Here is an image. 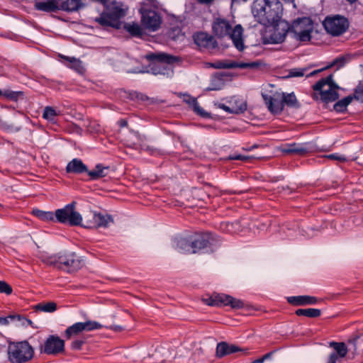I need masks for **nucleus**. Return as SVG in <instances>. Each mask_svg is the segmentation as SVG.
Here are the masks:
<instances>
[{
    "mask_svg": "<svg viewBox=\"0 0 363 363\" xmlns=\"http://www.w3.org/2000/svg\"><path fill=\"white\" fill-rule=\"evenodd\" d=\"M176 248L185 254H212L222 245L221 238L209 230H198L174 240Z\"/></svg>",
    "mask_w": 363,
    "mask_h": 363,
    "instance_id": "nucleus-1",
    "label": "nucleus"
},
{
    "mask_svg": "<svg viewBox=\"0 0 363 363\" xmlns=\"http://www.w3.org/2000/svg\"><path fill=\"white\" fill-rule=\"evenodd\" d=\"M41 261L49 266L72 273L83 267V260L75 252H60L52 255H43Z\"/></svg>",
    "mask_w": 363,
    "mask_h": 363,
    "instance_id": "nucleus-2",
    "label": "nucleus"
},
{
    "mask_svg": "<svg viewBox=\"0 0 363 363\" xmlns=\"http://www.w3.org/2000/svg\"><path fill=\"white\" fill-rule=\"evenodd\" d=\"M145 57L152 62L147 72L167 77H171L174 74L171 65L179 61V57L164 52L150 53Z\"/></svg>",
    "mask_w": 363,
    "mask_h": 363,
    "instance_id": "nucleus-3",
    "label": "nucleus"
},
{
    "mask_svg": "<svg viewBox=\"0 0 363 363\" xmlns=\"http://www.w3.org/2000/svg\"><path fill=\"white\" fill-rule=\"evenodd\" d=\"M212 28L213 33L218 38L229 35L233 45L238 51L242 52L246 48L244 43L243 28L240 24L236 25L233 29L228 21L218 18L213 23Z\"/></svg>",
    "mask_w": 363,
    "mask_h": 363,
    "instance_id": "nucleus-4",
    "label": "nucleus"
},
{
    "mask_svg": "<svg viewBox=\"0 0 363 363\" xmlns=\"http://www.w3.org/2000/svg\"><path fill=\"white\" fill-rule=\"evenodd\" d=\"M8 360L11 363H26L33 359L34 349L27 340L13 342L7 340Z\"/></svg>",
    "mask_w": 363,
    "mask_h": 363,
    "instance_id": "nucleus-5",
    "label": "nucleus"
},
{
    "mask_svg": "<svg viewBox=\"0 0 363 363\" xmlns=\"http://www.w3.org/2000/svg\"><path fill=\"white\" fill-rule=\"evenodd\" d=\"M84 6V4L82 0H45L44 1L35 2L34 5L36 10L47 13L57 12L60 10L74 12Z\"/></svg>",
    "mask_w": 363,
    "mask_h": 363,
    "instance_id": "nucleus-6",
    "label": "nucleus"
},
{
    "mask_svg": "<svg viewBox=\"0 0 363 363\" xmlns=\"http://www.w3.org/2000/svg\"><path fill=\"white\" fill-rule=\"evenodd\" d=\"M77 202L72 201L62 208L56 210V223L70 226L86 227L82 225V216L76 210Z\"/></svg>",
    "mask_w": 363,
    "mask_h": 363,
    "instance_id": "nucleus-7",
    "label": "nucleus"
},
{
    "mask_svg": "<svg viewBox=\"0 0 363 363\" xmlns=\"http://www.w3.org/2000/svg\"><path fill=\"white\" fill-rule=\"evenodd\" d=\"M141 15V25L151 32L158 30L162 23L161 13L157 9H152L147 4H142L139 9Z\"/></svg>",
    "mask_w": 363,
    "mask_h": 363,
    "instance_id": "nucleus-8",
    "label": "nucleus"
},
{
    "mask_svg": "<svg viewBox=\"0 0 363 363\" xmlns=\"http://www.w3.org/2000/svg\"><path fill=\"white\" fill-rule=\"evenodd\" d=\"M324 28L333 36H340L345 33L349 28V21L344 16L336 15L327 16L323 22Z\"/></svg>",
    "mask_w": 363,
    "mask_h": 363,
    "instance_id": "nucleus-9",
    "label": "nucleus"
},
{
    "mask_svg": "<svg viewBox=\"0 0 363 363\" xmlns=\"http://www.w3.org/2000/svg\"><path fill=\"white\" fill-rule=\"evenodd\" d=\"M124 16L125 13L121 8L114 6L107 11H104L99 17L96 18L95 21L104 27L119 28L120 19Z\"/></svg>",
    "mask_w": 363,
    "mask_h": 363,
    "instance_id": "nucleus-10",
    "label": "nucleus"
},
{
    "mask_svg": "<svg viewBox=\"0 0 363 363\" xmlns=\"http://www.w3.org/2000/svg\"><path fill=\"white\" fill-rule=\"evenodd\" d=\"M65 340L56 335H49L44 344L40 346V353L56 356L65 352Z\"/></svg>",
    "mask_w": 363,
    "mask_h": 363,
    "instance_id": "nucleus-11",
    "label": "nucleus"
},
{
    "mask_svg": "<svg viewBox=\"0 0 363 363\" xmlns=\"http://www.w3.org/2000/svg\"><path fill=\"white\" fill-rule=\"evenodd\" d=\"M282 10V4L279 0H271L268 16L261 20L260 24L266 27L277 26L281 18Z\"/></svg>",
    "mask_w": 363,
    "mask_h": 363,
    "instance_id": "nucleus-12",
    "label": "nucleus"
},
{
    "mask_svg": "<svg viewBox=\"0 0 363 363\" xmlns=\"http://www.w3.org/2000/svg\"><path fill=\"white\" fill-rule=\"evenodd\" d=\"M262 96L271 113L277 115L283 112L284 108L281 92L276 91L272 95L262 93Z\"/></svg>",
    "mask_w": 363,
    "mask_h": 363,
    "instance_id": "nucleus-13",
    "label": "nucleus"
},
{
    "mask_svg": "<svg viewBox=\"0 0 363 363\" xmlns=\"http://www.w3.org/2000/svg\"><path fill=\"white\" fill-rule=\"evenodd\" d=\"M313 145L312 143H286L283 145L281 152L286 155H297L303 156L313 152Z\"/></svg>",
    "mask_w": 363,
    "mask_h": 363,
    "instance_id": "nucleus-14",
    "label": "nucleus"
},
{
    "mask_svg": "<svg viewBox=\"0 0 363 363\" xmlns=\"http://www.w3.org/2000/svg\"><path fill=\"white\" fill-rule=\"evenodd\" d=\"M247 348H242L233 344L230 345L227 342H220L217 344L216 354L218 358H222L238 352H243L247 354Z\"/></svg>",
    "mask_w": 363,
    "mask_h": 363,
    "instance_id": "nucleus-15",
    "label": "nucleus"
},
{
    "mask_svg": "<svg viewBox=\"0 0 363 363\" xmlns=\"http://www.w3.org/2000/svg\"><path fill=\"white\" fill-rule=\"evenodd\" d=\"M194 43L200 48H215L217 43L214 38L206 32H198L193 35Z\"/></svg>",
    "mask_w": 363,
    "mask_h": 363,
    "instance_id": "nucleus-16",
    "label": "nucleus"
},
{
    "mask_svg": "<svg viewBox=\"0 0 363 363\" xmlns=\"http://www.w3.org/2000/svg\"><path fill=\"white\" fill-rule=\"evenodd\" d=\"M271 0H258L254 3L252 13L257 21L261 23L265 16H268Z\"/></svg>",
    "mask_w": 363,
    "mask_h": 363,
    "instance_id": "nucleus-17",
    "label": "nucleus"
},
{
    "mask_svg": "<svg viewBox=\"0 0 363 363\" xmlns=\"http://www.w3.org/2000/svg\"><path fill=\"white\" fill-rule=\"evenodd\" d=\"M286 299L294 306L315 305L318 302V298L308 295L289 296Z\"/></svg>",
    "mask_w": 363,
    "mask_h": 363,
    "instance_id": "nucleus-18",
    "label": "nucleus"
},
{
    "mask_svg": "<svg viewBox=\"0 0 363 363\" xmlns=\"http://www.w3.org/2000/svg\"><path fill=\"white\" fill-rule=\"evenodd\" d=\"M66 172L68 174H88L89 169L87 166L79 158H74L69 161L66 167Z\"/></svg>",
    "mask_w": 363,
    "mask_h": 363,
    "instance_id": "nucleus-19",
    "label": "nucleus"
},
{
    "mask_svg": "<svg viewBox=\"0 0 363 363\" xmlns=\"http://www.w3.org/2000/svg\"><path fill=\"white\" fill-rule=\"evenodd\" d=\"M184 101L189 104V107L197 115L203 118H210V114L207 113L199 104L197 99L191 95L186 94L184 95Z\"/></svg>",
    "mask_w": 363,
    "mask_h": 363,
    "instance_id": "nucleus-20",
    "label": "nucleus"
},
{
    "mask_svg": "<svg viewBox=\"0 0 363 363\" xmlns=\"http://www.w3.org/2000/svg\"><path fill=\"white\" fill-rule=\"evenodd\" d=\"M227 75L223 72H217L213 74L211 77L210 84L206 88L208 91H217L220 90L225 86V77Z\"/></svg>",
    "mask_w": 363,
    "mask_h": 363,
    "instance_id": "nucleus-21",
    "label": "nucleus"
},
{
    "mask_svg": "<svg viewBox=\"0 0 363 363\" xmlns=\"http://www.w3.org/2000/svg\"><path fill=\"white\" fill-rule=\"evenodd\" d=\"M228 296L225 294H213L206 300V303L211 306H227Z\"/></svg>",
    "mask_w": 363,
    "mask_h": 363,
    "instance_id": "nucleus-22",
    "label": "nucleus"
},
{
    "mask_svg": "<svg viewBox=\"0 0 363 363\" xmlns=\"http://www.w3.org/2000/svg\"><path fill=\"white\" fill-rule=\"evenodd\" d=\"M235 103L238 104V105L236 107H233V108H230L222 103L215 104V106H217L218 108H220L229 113L238 114V113H243L246 111L247 103L245 101H243L242 100H240V101H236Z\"/></svg>",
    "mask_w": 363,
    "mask_h": 363,
    "instance_id": "nucleus-23",
    "label": "nucleus"
},
{
    "mask_svg": "<svg viewBox=\"0 0 363 363\" xmlns=\"http://www.w3.org/2000/svg\"><path fill=\"white\" fill-rule=\"evenodd\" d=\"M108 166L97 164L94 169L89 170L87 175L89 177V180L95 181L106 177L108 174Z\"/></svg>",
    "mask_w": 363,
    "mask_h": 363,
    "instance_id": "nucleus-24",
    "label": "nucleus"
},
{
    "mask_svg": "<svg viewBox=\"0 0 363 363\" xmlns=\"http://www.w3.org/2000/svg\"><path fill=\"white\" fill-rule=\"evenodd\" d=\"M313 30V23L308 24L305 30H300L296 25L295 26L294 37L301 42L310 41L311 39V33Z\"/></svg>",
    "mask_w": 363,
    "mask_h": 363,
    "instance_id": "nucleus-25",
    "label": "nucleus"
},
{
    "mask_svg": "<svg viewBox=\"0 0 363 363\" xmlns=\"http://www.w3.org/2000/svg\"><path fill=\"white\" fill-rule=\"evenodd\" d=\"M325 85L329 86L328 89L335 90L340 89V86L334 82L333 75L331 74L326 77L325 78H322L318 80L313 86V89L314 91L320 90Z\"/></svg>",
    "mask_w": 363,
    "mask_h": 363,
    "instance_id": "nucleus-26",
    "label": "nucleus"
},
{
    "mask_svg": "<svg viewBox=\"0 0 363 363\" xmlns=\"http://www.w3.org/2000/svg\"><path fill=\"white\" fill-rule=\"evenodd\" d=\"M94 219L97 223V227H107L108 225L116 224L114 222L115 218L106 212L95 213Z\"/></svg>",
    "mask_w": 363,
    "mask_h": 363,
    "instance_id": "nucleus-27",
    "label": "nucleus"
},
{
    "mask_svg": "<svg viewBox=\"0 0 363 363\" xmlns=\"http://www.w3.org/2000/svg\"><path fill=\"white\" fill-rule=\"evenodd\" d=\"M33 215L42 221L56 223V210L55 211V212H52L45 211L38 208L33 209Z\"/></svg>",
    "mask_w": 363,
    "mask_h": 363,
    "instance_id": "nucleus-28",
    "label": "nucleus"
},
{
    "mask_svg": "<svg viewBox=\"0 0 363 363\" xmlns=\"http://www.w3.org/2000/svg\"><path fill=\"white\" fill-rule=\"evenodd\" d=\"M281 94H282L284 107L285 106H286L289 108H299L301 107V104L298 102L294 92H291V93L281 92Z\"/></svg>",
    "mask_w": 363,
    "mask_h": 363,
    "instance_id": "nucleus-29",
    "label": "nucleus"
},
{
    "mask_svg": "<svg viewBox=\"0 0 363 363\" xmlns=\"http://www.w3.org/2000/svg\"><path fill=\"white\" fill-rule=\"evenodd\" d=\"M320 92V99L325 103L333 102L340 97L338 92L335 90L328 89L323 91V89L318 90Z\"/></svg>",
    "mask_w": 363,
    "mask_h": 363,
    "instance_id": "nucleus-30",
    "label": "nucleus"
},
{
    "mask_svg": "<svg viewBox=\"0 0 363 363\" xmlns=\"http://www.w3.org/2000/svg\"><path fill=\"white\" fill-rule=\"evenodd\" d=\"M352 95H349L339 101H337L333 106V110L338 113H345L347 111V106L352 103Z\"/></svg>",
    "mask_w": 363,
    "mask_h": 363,
    "instance_id": "nucleus-31",
    "label": "nucleus"
},
{
    "mask_svg": "<svg viewBox=\"0 0 363 363\" xmlns=\"http://www.w3.org/2000/svg\"><path fill=\"white\" fill-rule=\"evenodd\" d=\"M297 316H306L308 318H318L321 315V311L318 308H298L296 310Z\"/></svg>",
    "mask_w": 363,
    "mask_h": 363,
    "instance_id": "nucleus-32",
    "label": "nucleus"
},
{
    "mask_svg": "<svg viewBox=\"0 0 363 363\" xmlns=\"http://www.w3.org/2000/svg\"><path fill=\"white\" fill-rule=\"evenodd\" d=\"M61 57L67 62H69V64L66 65L69 66L70 68L75 70L76 72L81 73L84 71V67L80 60L77 59L74 57H67L63 55H61Z\"/></svg>",
    "mask_w": 363,
    "mask_h": 363,
    "instance_id": "nucleus-33",
    "label": "nucleus"
},
{
    "mask_svg": "<svg viewBox=\"0 0 363 363\" xmlns=\"http://www.w3.org/2000/svg\"><path fill=\"white\" fill-rule=\"evenodd\" d=\"M124 28L133 37L142 38V36L144 35L143 28L136 23H127L124 26Z\"/></svg>",
    "mask_w": 363,
    "mask_h": 363,
    "instance_id": "nucleus-34",
    "label": "nucleus"
},
{
    "mask_svg": "<svg viewBox=\"0 0 363 363\" xmlns=\"http://www.w3.org/2000/svg\"><path fill=\"white\" fill-rule=\"evenodd\" d=\"M82 333V329L77 322L67 327L63 335L65 339L70 340L72 337L79 335Z\"/></svg>",
    "mask_w": 363,
    "mask_h": 363,
    "instance_id": "nucleus-35",
    "label": "nucleus"
},
{
    "mask_svg": "<svg viewBox=\"0 0 363 363\" xmlns=\"http://www.w3.org/2000/svg\"><path fill=\"white\" fill-rule=\"evenodd\" d=\"M78 324H79L82 332H89L94 330H100L103 328V325L99 323L91 320H86L85 322H78Z\"/></svg>",
    "mask_w": 363,
    "mask_h": 363,
    "instance_id": "nucleus-36",
    "label": "nucleus"
},
{
    "mask_svg": "<svg viewBox=\"0 0 363 363\" xmlns=\"http://www.w3.org/2000/svg\"><path fill=\"white\" fill-rule=\"evenodd\" d=\"M309 23H313L312 20L308 17H303L301 18H298L297 20L294 21L291 26L289 27V30L293 33H295V26L297 25L298 27L300 28V30H305L306 27H308V24Z\"/></svg>",
    "mask_w": 363,
    "mask_h": 363,
    "instance_id": "nucleus-37",
    "label": "nucleus"
},
{
    "mask_svg": "<svg viewBox=\"0 0 363 363\" xmlns=\"http://www.w3.org/2000/svg\"><path fill=\"white\" fill-rule=\"evenodd\" d=\"M57 303L53 301L42 302L35 306L36 311L52 313L57 310Z\"/></svg>",
    "mask_w": 363,
    "mask_h": 363,
    "instance_id": "nucleus-38",
    "label": "nucleus"
},
{
    "mask_svg": "<svg viewBox=\"0 0 363 363\" xmlns=\"http://www.w3.org/2000/svg\"><path fill=\"white\" fill-rule=\"evenodd\" d=\"M8 318H9V322H19L20 324L23 326L31 325L33 323L31 320L20 314H10L8 315Z\"/></svg>",
    "mask_w": 363,
    "mask_h": 363,
    "instance_id": "nucleus-39",
    "label": "nucleus"
},
{
    "mask_svg": "<svg viewBox=\"0 0 363 363\" xmlns=\"http://www.w3.org/2000/svg\"><path fill=\"white\" fill-rule=\"evenodd\" d=\"M335 352L340 357H345L347 353V348L344 342H335L331 343Z\"/></svg>",
    "mask_w": 363,
    "mask_h": 363,
    "instance_id": "nucleus-40",
    "label": "nucleus"
},
{
    "mask_svg": "<svg viewBox=\"0 0 363 363\" xmlns=\"http://www.w3.org/2000/svg\"><path fill=\"white\" fill-rule=\"evenodd\" d=\"M227 306H230L233 309H240L244 308L245 303L240 299H238L229 295Z\"/></svg>",
    "mask_w": 363,
    "mask_h": 363,
    "instance_id": "nucleus-41",
    "label": "nucleus"
},
{
    "mask_svg": "<svg viewBox=\"0 0 363 363\" xmlns=\"http://www.w3.org/2000/svg\"><path fill=\"white\" fill-rule=\"evenodd\" d=\"M2 96L11 101H17L20 96H23V92L5 90L3 91Z\"/></svg>",
    "mask_w": 363,
    "mask_h": 363,
    "instance_id": "nucleus-42",
    "label": "nucleus"
},
{
    "mask_svg": "<svg viewBox=\"0 0 363 363\" xmlns=\"http://www.w3.org/2000/svg\"><path fill=\"white\" fill-rule=\"evenodd\" d=\"M57 115V113L54 108L46 106L43 111V118L48 121H53Z\"/></svg>",
    "mask_w": 363,
    "mask_h": 363,
    "instance_id": "nucleus-43",
    "label": "nucleus"
},
{
    "mask_svg": "<svg viewBox=\"0 0 363 363\" xmlns=\"http://www.w3.org/2000/svg\"><path fill=\"white\" fill-rule=\"evenodd\" d=\"M352 100L355 99L357 101L363 103V85L359 84L354 89V94L352 95Z\"/></svg>",
    "mask_w": 363,
    "mask_h": 363,
    "instance_id": "nucleus-44",
    "label": "nucleus"
},
{
    "mask_svg": "<svg viewBox=\"0 0 363 363\" xmlns=\"http://www.w3.org/2000/svg\"><path fill=\"white\" fill-rule=\"evenodd\" d=\"M348 60L346 57L345 56H340L337 58H335L333 62L331 63L330 65H329L328 67H331L333 66H335L336 65L337 67V69H340L342 67H344L346 63L347 62Z\"/></svg>",
    "mask_w": 363,
    "mask_h": 363,
    "instance_id": "nucleus-45",
    "label": "nucleus"
},
{
    "mask_svg": "<svg viewBox=\"0 0 363 363\" xmlns=\"http://www.w3.org/2000/svg\"><path fill=\"white\" fill-rule=\"evenodd\" d=\"M13 292L12 287L4 281L0 280V294L10 295Z\"/></svg>",
    "mask_w": 363,
    "mask_h": 363,
    "instance_id": "nucleus-46",
    "label": "nucleus"
},
{
    "mask_svg": "<svg viewBox=\"0 0 363 363\" xmlns=\"http://www.w3.org/2000/svg\"><path fill=\"white\" fill-rule=\"evenodd\" d=\"M85 343L84 339H75L71 342L70 347L72 350H81Z\"/></svg>",
    "mask_w": 363,
    "mask_h": 363,
    "instance_id": "nucleus-47",
    "label": "nucleus"
},
{
    "mask_svg": "<svg viewBox=\"0 0 363 363\" xmlns=\"http://www.w3.org/2000/svg\"><path fill=\"white\" fill-rule=\"evenodd\" d=\"M305 69L294 68L291 69L289 72L287 77H299L305 74Z\"/></svg>",
    "mask_w": 363,
    "mask_h": 363,
    "instance_id": "nucleus-48",
    "label": "nucleus"
},
{
    "mask_svg": "<svg viewBox=\"0 0 363 363\" xmlns=\"http://www.w3.org/2000/svg\"><path fill=\"white\" fill-rule=\"evenodd\" d=\"M213 67L216 69H233L232 62L228 63L223 62H218L215 65H213Z\"/></svg>",
    "mask_w": 363,
    "mask_h": 363,
    "instance_id": "nucleus-49",
    "label": "nucleus"
},
{
    "mask_svg": "<svg viewBox=\"0 0 363 363\" xmlns=\"http://www.w3.org/2000/svg\"><path fill=\"white\" fill-rule=\"evenodd\" d=\"M326 157H327V158L334 160L340 161V162H345L347 160V158L344 155H341L338 153L330 154V155H327Z\"/></svg>",
    "mask_w": 363,
    "mask_h": 363,
    "instance_id": "nucleus-50",
    "label": "nucleus"
},
{
    "mask_svg": "<svg viewBox=\"0 0 363 363\" xmlns=\"http://www.w3.org/2000/svg\"><path fill=\"white\" fill-rule=\"evenodd\" d=\"M229 160L246 161L248 160V157L242 155L240 154H233L229 156Z\"/></svg>",
    "mask_w": 363,
    "mask_h": 363,
    "instance_id": "nucleus-51",
    "label": "nucleus"
},
{
    "mask_svg": "<svg viewBox=\"0 0 363 363\" xmlns=\"http://www.w3.org/2000/svg\"><path fill=\"white\" fill-rule=\"evenodd\" d=\"M143 4H147L152 9H159V3L157 0H146V2H143Z\"/></svg>",
    "mask_w": 363,
    "mask_h": 363,
    "instance_id": "nucleus-52",
    "label": "nucleus"
},
{
    "mask_svg": "<svg viewBox=\"0 0 363 363\" xmlns=\"http://www.w3.org/2000/svg\"><path fill=\"white\" fill-rule=\"evenodd\" d=\"M233 68L247 69V62H232Z\"/></svg>",
    "mask_w": 363,
    "mask_h": 363,
    "instance_id": "nucleus-53",
    "label": "nucleus"
},
{
    "mask_svg": "<svg viewBox=\"0 0 363 363\" xmlns=\"http://www.w3.org/2000/svg\"><path fill=\"white\" fill-rule=\"evenodd\" d=\"M339 357L335 352H333L330 354L327 363H336Z\"/></svg>",
    "mask_w": 363,
    "mask_h": 363,
    "instance_id": "nucleus-54",
    "label": "nucleus"
},
{
    "mask_svg": "<svg viewBox=\"0 0 363 363\" xmlns=\"http://www.w3.org/2000/svg\"><path fill=\"white\" fill-rule=\"evenodd\" d=\"M108 328L115 332H121L125 330V328L123 326L117 325H112L110 327H108Z\"/></svg>",
    "mask_w": 363,
    "mask_h": 363,
    "instance_id": "nucleus-55",
    "label": "nucleus"
},
{
    "mask_svg": "<svg viewBox=\"0 0 363 363\" xmlns=\"http://www.w3.org/2000/svg\"><path fill=\"white\" fill-rule=\"evenodd\" d=\"M286 36V33H284L283 34H279L277 39H274V43H281L284 41L285 38Z\"/></svg>",
    "mask_w": 363,
    "mask_h": 363,
    "instance_id": "nucleus-56",
    "label": "nucleus"
},
{
    "mask_svg": "<svg viewBox=\"0 0 363 363\" xmlns=\"http://www.w3.org/2000/svg\"><path fill=\"white\" fill-rule=\"evenodd\" d=\"M261 63L258 61L256 62H247V68L254 69L259 67L260 66Z\"/></svg>",
    "mask_w": 363,
    "mask_h": 363,
    "instance_id": "nucleus-57",
    "label": "nucleus"
},
{
    "mask_svg": "<svg viewBox=\"0 0 363 363\" xmlns=\"http://www.w3.org/2000/svg\"><path fill=\"white\" fill-rule=\"evenodd\" d=\"M9 323V318L6 317H1L0 316V325H6Z\"/></svg>",
    "mask_w": 363,
    "mask_h": 363,
    "instance_id": "nucleus-58",
    "label": "nucleus"
},
{
    "mask_svg": "<svg viewBox=\"0 0 363 363\" xmlns=\"http://www.w3.org/2000/svg\"><path fill=\"white\" fill-rule=\"evenodd\" d=\"M118 126L120 128H125V127H127L128 126V121L127 120L125 119H120L118 122H117Z\"/></svg>",
    "mask_w": 363,
    "mask_h": 363,
    "instance_id": "nucleus-59",
    "label": "nucleus"
},
{
    "mask_svg": "<svg viewBox=\"0 0 363 363\" xmlns=\"http://www.w3.org/2000/svg\"><path fill=\"white\" fill-rule=\"evenodd\" d=\"M328 67H326L320 69L314 70V71L311 72L309 74H308L307 77H312V76L316 74L317 73L320 72L321 71H323L325 69H328Z\"/></svg>",
    "mask_w": 363,
    "mask_h": 363,
    "instance_id": "nucleus-60",
    "label": "nucleus"
},
{
    "mask_svg": "<svg viewBox=\"0 0 363 363\" xmlns=\"http://www.w3.org/2000/svg\"><path fill=\"white\" fill-rule=\"evenodd\" d=\"M273 353H274V352H273V351H272V352H268V353H267V354H264V355L262 356V358H263V359H264V361H265L266 359H269V358L272 355V354H273Z\"/></svg>",
    "mask_w": 363,
    "mask_h": 363,
    "instance_id": "nucleus-61",
    "label": "nucleus"
},
{
    "mask_svg": "<svg viewBox=\"0 0 363 363\" xmlns=\"http://www.w3.org/2000/svg\"><path fill=\"white\" fill-rule=\"evenodd\" d=\"M199 3L203 4H208L213 1L214 0H197Z\"/></svg>",
    "mask_w": 363,
    "mask_h": 363,
    "instance_id": "nucleus-62",
    "label": "nucleus"
},
{
    "mask_svg": "<svg viewBox=\"0 0 363 363\" xmlns=\"http://www.w3.org/2000/svg\"><path fill=\"white\" fill-rule=\"evenodd\" d=\"M264 362V359L262 357H259L255 360H254L252 363H263Z\"/></svg>",
    "mask_w": 363,
    "mask_h": 363,
    "instance_id": "nucleus-63",
    "label": "nucleus"
},
{
    "mask_svg": "<svg viewBox=\"0 0 363 363\" xmlns=\"http://www.w3.org/2000/svg\"><path fill=\"white\" fill-rule=\"evenodd\" d=\"M6 347V344L0 342V352H1Z\"/></svg>",
    "mask_w": 363,
    "mask_h": 363,
    "instance_id": "nucleus-64",
    "label": "nucleus"
}]
</instances>
